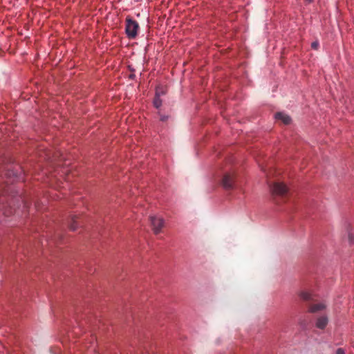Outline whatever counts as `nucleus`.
<instances>
[{"mask_svg":"<svg viewBox=\"0 0 354 354\" xmlns=\"http://www.w3.org/2000/svg\"><path fill=\"white\" fill-rule=\"evenodd\" d=\"M222 185L225 189L233 188V176L231 174H225L222 179Z\"/></svg>","mask_w":354,"mask_h":354,"instance_id":"4","label":"nucleus"},{"mask_svg":"<svg viewBox=\"0 0 354 354\" xmlns=\"http://www.w3.org/2000/svg\"><path fill=\"white\" fill-rule=\"evenodd\" d=\"M335 354H345V351L343 348H339L337 349Z\"/></svg>","mask_w":354,"mask_h":354,"instance_id":"12","label":"nucleus"},{"mask_svg":"<svg viewBox=\"0 0 354 354\" xmlns=\"http://www.w3.org/2000/svg\"><path fill=\"white\" fill-rule=\"evenodd\" d=\"M274 118L277 120L281 121L284 124H288L291 122L290 117L283 112L277 113Z\"/></svg>","mask_w":354,"mask_h":354,"instance_id":"5","label":"nucleus"},{"mask_svg":"<svg viewBox=\"0 0 354 354\" xmlns=\"http://www.w3.org/2000/svg\"><path fill=\"white\" fill-rule=\"evenodd\" d=\"M328 324V319L326 317L322 316L317 319L316 322V326L318 328L323 329Z\"/></svg>","mask_w":354,"mask_h":354,"instance_id":"6","label":"nucleus"},{"mask_svg":"<svg viewBox=\"0 0 354 354\" xmlns=\"http://www.w3.org/2000/svg\"><path fill=\"white\" fill-rule=\"evenodd\" d=\"M311 47L315 50L318 49L319 47V42L318 41H314L311 44Z\"/></svg>","mask_w":354,"mask_h":354,"instance_id":"11","label":"nucleus"},{"mask_svg":"<svg viewBox=\"0 0 354 354\" xmlns=\"http://www.w3.org/2000/svg\"><path fill=\"white\" fill-rule=\"evenodd\" d=\"M72 220H73V223L70 225V228L71 230H75L77 227V225L75 224L76 221H75V217L72 218Z\"/></svg>","mask_w":354,"mask_h":354,"instance_id":"10","label":"nucleus"},{"mask_svg":"<svg viewBox=\"0 0 354 354\" xmlns=\"http://www.w3.org/2000/svg\"><path fill=\"white\" fill-rule=\"evenodd\" d=\"M306 1L308 3H311L313 1V0H306Z\"/></svg>","mask_w":354,"mask_h":354,"instance_id":"14","label":"nucleus"},{"mask_svg":"<svg viewBox=\"0 0 354 354\" xmlns=\"http://www.w3.org/2000/svg\"><path fill=\"white\" fill-rule=\"evenodd\" d=\"M139 25L137 21L131 18H127L125 31L129 39H134L136 37Z\"/></svg>","mask_w":354,"mask_h":354,"instance_id":"1","label":"nucleus"},{"mask_svg":"<svg viewBox=\"0 0 354 354\" xmlns=\"http://www.w3.org/2000/svg\"><path fill=\"white\" fill-rule=\"evenodd\" d=\"M150 221L154 233L158 234L164 225L163 218L157 216H151Z\"/></svg>","mask_w":354,"mask_h":354,"instance_id":"3","label":"nucleus"},{"mask_svg":"<svg viewBox=\"0 0 354 354\" xmlns=\"http://www.w3.org/2000/svg\"><path fill=\"white\" fill-rule=\"evenodd\" d=\"M153 105L157 109L160 108L162 105V100L159 97V95L157 93L153 100Z\"/></svg>","mask_w":354,"mask_h":354,"instance_id":"8","label":"nucleus"},{"mask_svg":"<svg viewBox=\"0 0 354 354\" xmlns=\"http://www.w3.org/2000/svg\"><path fill=\"white\" fill-rule=\"evenodd\" d=\"M271 191L274 195L283 196L288 193V189L283 183L277 182L271 186Z\"/></svg>","mask_w":354,"mask_h":354,"instance_id":"2","label":"nucleus"},{"mask_svg":"<svg viewBox=\"0 0 354 354\" xmlns=\"http://www.w3.org/2000/svg\"><path fill=\"white\" fill-rule=\"evenodd\" d=\"M299 297L304 300H310L311 299V294L308 292L301 291L299 293Z\"/></svg>","mask_w":354,"mask_h":354,"instance_id":"9","label":"nucleus"},{"mask_svg":"<svg viewBox=\"0 0 354 354\" xmlns=\"http://www.w3.org/2000/svg\"><path fill=\"white\" fill-rule=\"evenodd\" d=\"M324 308H325V306L323 304H314L310 306V311L311 313H315V312H317L319 310L324 309Z\"/></svg>","mask_w":354,"mask_h":354,"instance_id":"7","label":"nucleus"},{"mask_svg":"<svg viewBox=\"0 0 354 354\" xmlns=\"http://www.w3.org/2000/svg\"><path fill=\"white\" fill-rule=\"evenodd\" d=\"M167 117H166V116H162V117L160 118V120H161L162 121H165V120H167Z\"/></svg>","mask_w":354,"mask_h":354,"instance_id":"13","label":"nucleus"}]
</instances>
